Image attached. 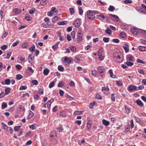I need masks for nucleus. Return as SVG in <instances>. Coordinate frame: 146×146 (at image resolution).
I'll return each mask as SVG.
<instances>
[{
    "label": "nucleus",
    "instance_id": "nucleus-10",
    "mask_svg": "<svg viewBox=\"0 0 146 146\" xmlns=\"http://www.w3.org/2000/svg\"><path fill=\"white\" fill-rule=\"evenodd\" d=\"M13 10L15 14L17 15L19 14L21 12V10L18 8H15Z\"/></svg>",
    "mask_w": 146,
    "mask_h": 146
},
{
    "label": "nucleus",
    "instance_id": "nucleus-60",
    "mask_svg": "<svg viewBox=\"0 0 146 146\" xmlns=\"http://www.w3.org/2000/svg\"><path fill=\"white\" fill-rule=\"evenodd\" d=\"M112 41L114 43H118L119 42V40L118 39H113L112 40Z\"/></svg>",
    "mask_w": 146,
    "mask_h": 146
},
{
    "label": "nucleus",
    "instance_id": "nucleus-57",
    "mask_svg": "<svg viewBox=\"0 0 146 146\" xmlns=\"http://www.w3.org/2000/svg\"><path fill=\"white\" fill-rule=\"evenodd\" d=\"M57 129L58 131L59 132H61L63 129L62 128L61 126H60L59 127H58Z\"/></svg>",
    "mask_w": 146,
    "mask_h": 146
},
{
    "label": "nucleus",
    "instance_id": "nucleus-27",
    "mask_svg": "<svg viewBox=\"0 0 146 146\" xmlns=\"http://www.w3.org/2000/svg\"><path fill=\"white\" fill-rule=\"evenodd\" d=\"M38 92L40 95L43 94L44 93L43 89L41 88H39Z\"/></svg>",
    "mask_w": 146,
    "mask_h": 146
},
{
    "label": "nucleus",
    "instance_id": "nucleus-16",
    "mask_svg": "<svg viewBox=\"0 0 146 146\" xmlns=\"http://www.w3.org/2000/svg\"><path fill=\"white\" fill-rule=\"evenodd\" d=\"M49 70L47 68H46L44 70L43 73L44 75H47L49 72Z\"/></svg>",
    "mask_w": 146,
    "mask_h": 146
},
{
    "label": "nucleus",
    "instance_id": "nucleus-5",
    "mask_svg": "<svg viewBox=\"0 0 146 146\" xmlns=\"http://www.w3.org/2000/svg\"><path fill=\"white\" fill-rule=\"evenodd\" d=\"M81 19H78L74 22L73 24L75 27H78L81 25Z\"/></svg>",
    "mask_w": 146,
    "mask_h": 146
},
{
    "label": "nucleus",
    "instance_id": "nucleus-13",
    "mask_svg": "<svg viewBox=\"0 0 146 146\" xmlns=\"http://www.w3.org/2000/svg\"><path fill=\"white\" fill-rule=\"evenodd\" d=\"M11 89L9 88H6L5 90V94L6 95L9 94L10 92Z\"/></svg>",
    "mask_w": 146,
    "mask_h": 146
},
{
    "label": "nucleus",
    "instance_id": "nucleus-24",
    "mask_svg": "<svg viewBox=\"0 0 146 146\" xmlns=\"http://www.w3.org/2000/svg\"><path fill=\"white\" fill-rule=\"evenodd\" d=\"M105 32L108 35H110L111 34V30L109 28L107 29L105 31Z\"/></svg>",
    "mask_w": 146,
    "mask_h": 146
},
{
    "label": "nucleus",
    "instance_id": "nucleus-56",
    "mask_svg": "<svg viewBox=\"0 0 146 146\" xmlns=\"http://www.w3.org/2000/svg\"><path fill=\"white\" fill-rule=\"evenodd\" d=\"M32 82L33 84L35 85H37L38 84V82L36 80H33Z\"/></svg>",
    "mask_w": 146,
    "mask_h": 146
},
{
    "label": "nucleus",
    "instance_id": "nucleus-22",
    "mask_svg": "<svg viewBox=\"0 0 146 146\" xmlns=\"http://www.w3.org/2000/svg\"><path fill=\"white\" fill-rule=\"evenodd\" d=\"M67 23L66 21H63L62 22H58V24L59 25H66Z\"/></svg>",
    "mask_w": 146,
    "mask_h": 146
},
{
    "label": "nucleus",
    "instance_id": "nucleus-34",
    "mask_svg": "<svg viewBox=\"0 0 146 146\" xmlns=\"http://www.w3.org/2000/svg\"><path fill=\"white\" fill-rule=\"evenodd\" d=\"M7 107V104L5 102L3 103L1 105L2 109H3Z\"/></svg>",
    "mask_w": 146,
    "mask_h": 146
},
{
    "label": "nucleus",
    "instance_id": "nucleus-50",
    "mask_svg": "<svg viewBox=\"0 0 146 146\" xmlns=\"http://www.w3.org/2000/svg\"><path fill=\"white\" fill-rule=\"evenodd\" d=\"M109 90V89L108 88H106L105 87H102V90L103 91H108Z\"/></svg>",
    "mask_w": 146,
    "mask_h": 146
},
{
    "label": "nucleus",
    "instance_id": "nucleus-47",
    "mask_svg": "<svg viewBox=\"0 0 146 146\" xmlns=\"http://www.w3.org/2000/svg\"><path fill=\"white\" fill-rule=\"evenodd\" d=\"M64 85V84L62 82L60 81L58 83V87H61L63 86Z\"/></svg>",
    "mask_w": 146,
    "mask_h": 146
},
{
    "label": "nucleus",
    "instance_id": "nucleus-48",
    "mask_svg": "<svg viewBox=\"0 0 146 146\" xmlns=\"http://www.w3.org/2000/svg\"><path fill=\"white\" fill-rule=\"evenodd\" d=\"M27 87L26 86H21L20 88V90H24L26 89Z\"/></svg>",
    "mask_w": 146,
    "mask_h": 146
},
{
    "label": "nucleus",
    "instance_id": "nucleus-29",
    "mask_svg": "<svg viewBox=\"0 0 146 146\" xmlns=\"http://www.w3.org/2000/svg\"><path fill=\"white\" fill-rule=\"evenodd\" d=\"M137 62L139 63H141L145 64H146V62L145 61H143L142 60H140L139 58H138L137 59Z\"/></svg>",
    "mask_w": 146,
    "mask_h": 146
},
{
    "label": "nucleus",
    "instance_id": "nucleus-20",
    "mask_svg": "<svg viewBox=\"0 0 146 146\" xmlns=\"http://www.w3.org/2000/svg\"><path fill=\"white\" fill-rule=\"evenodd\" d=\"M115 9V7L112 5H110L108 9V10L110 11H113Z\"/></svg>",
    "mask_w": 146,
    "mask_h": 146
},
{
    "label": "nucleus",
    "instance_id": "nucleus-23",
    "mask_svg": "<svg viewBox=\"0 0 146 146\" xmlns=\"http://www.w3.org/2000/svg\"><path fill=\"white\" fill-rule=\"evenodd\" d=\"M58 69L59 71L62 72L64 70L63 67L61 65H59L58 66Z\"/></svg>",
    "mask_w": 146,
    "mask_h": 146
},
{
    "label": "nucleus",
    "instance_id": "nucleus-17",
    "mask_svg": "<svg viewBox=\"0 0 146 146\" xmlns=\"http://www.w3.org/2000/svg\"><path fill=\"white\" fill-rule=\"evenodd\" d=\"M136 103L138 105L141 107H143V103L139 100H138L136 101Z\"/></svg>",
    "mask_w": 146,
    "mask_h": 146
},
{
    "label": "nucleus",
    "instance_id": "nucleus-52",
    "mask_svg": "<svg viewBox=\"0 0 146 146\" xmlns=\"http://www.w3.org/2000/svg\"><path fill=\"white\" fill-rule=\"evenodd\" d=\"M50 136L51 137H54L56 136V132L54 131H53L50 133Z\"/></svg>",
    "mask_w": 146,
    "mask_h": 146
},
{
    "label": "nucleus",
    "instance_id": "nucleus-26",
    "mask_svg": "<svg viewBox=\"0 0 146 146\" xmlns=\"http://www.w3.org/2000/svg\"><path fill=\"white\" fill-rule=\"evenodd\" d=\"M70 13L71 15H72L74 13V10L73 8H70L69 9Z\"/></svg>",
    "mask_w": 146,
    "mask_h": 146
},
{
    "label": "nucleus",
    "instance_id": "nucleus-46",
    "mask_svg": "<svg viewBox=\"0 0 146 146\" xmlns=\"http://www.w3.org/2000/svg\"><path fill=\"white\" fill-rule=\"evenodd\" d=\"M144 86L143 85L139 86L138 87H137V90H142L144 89Z\"/></svg>",
    "mask_w": 146,
    "mask_h": 146
},
{
    "label": "nucleus",
    "instance_id": "nucleus-18",
    "mask_svg": "<svg viewBox=\"0 0 146 146\" xmlns=\"http://www.w3.org/2000/svg\"><path fill=\"white\" fill-rule=\"evenodd\" d=\"M125 112L127 113H129L131 111L130 108L128 106H125Z\"/></svg>",
    "mask_w": 146,
    "mask_h": 146
},
{
    "label": "nucleus",
    "instance_id": "nucleus-58",
    "mask_svg": "<svg viewBox=\"0 0 146 146\" xmlns=\"http://www.w3.org/2000/svg\"><path fill=\"white\" fill-rule=\"evenodd\" d=\"M111 100L113 102H114L115 101V97L113 94H111Z\"/></svg>",
    "mask_w": 146,
    "mask_h": 146
},
{
    "label": "nucleus",
    "instance_id": "nucleus-28",
    "mask_svg": "<svg viewBox=\"0 0 146 146\" xmlns=\"http://www.w3.org/2000/svg\"><path fill=\"white\" fill-rule=\"evenodd\" d=\"M82 114V113L81 111H75L74 113V115H80Z\"/></svg>",
    "mask_w": 146,
    "mask_h": 146
},
{
    "label": "nucleus",
    "instance_id": "nucleus-42",
    "mask_svg": "<svg viewBox=\"0 0 146 146\" xmlns=\"http://www.w3.org/2000/svg\"><path fill=\"white\" fill-rule=\"evenodd\" d=\"M25 19L28 21H30L31 20V18L30 16H26Z\"/></svg>",
    "mask_w": 146,
    "mask_h": 146
},
{
    "label": "nucleus",
    "instance_id": "nucleus-51",
    "mask_svg": "<svg viewBox=\"0 0 146 146\" xmlns=\"http://www.w3.org/2000/svg\"><path fill=\"white\" fill-rule=\"evenodd\" d=\"M35 49V46H33L29 48V50L31 52H33Z\"/></svg>",
    "mask_w": 146,
    "mask_h": 146
},
{
    "label": "nucleus",
    "instance_id": "nucleus-4",
    "mask_svg": "<svg viewBox=\"0 0 146 146\" xmlns=\"http://www.w3.org/2000/svg\"><path fill=\"white\" fill-rule=\"evenodd\" d=\"M110 17L112 20L114 21L118 22L119 21V18L117 15L111 14L110 15Z\"/></svg>",
    "mask_w": 146,
    "mask_h": 146
},
{
    "label": "nucleus",
    "instance_id": "nucleus-59",
    "mask_svg": "<svg viewBox=\"0 0 146 146\" xmlns=\"http://www.w3.org/2000/svg\"><path fill=\"white\" fill-rule=\"evenodd\" d=\"M103 40L105 42H109V38H108L104 37L103 38Z\"/></svg>",
    "mask_w": 146,
    "mask_h": 146
},
{
    "label": "nucleus",
    "instance_id": "nucleus-53",
    "mask_svg": "<svg viewBox=\"0 0 146 146\" xmlns=\"http://www.w3.org/2000/svg\"><path fill=\"white\" fill-rule=\"evenodd\" d=\"M70 49L71 50L73 51H75L76 50L75 46H70Z\"/></svg>",
    "mask_w": 146,
    "mask_h": 146
},
{
    "label": "nucleus",
    "instance_id": "nucleus-39",
    "mask_svg": "<svg viewBox=\"0 0 146 146\" xmlns=\"http://www.w3.org/2000/svg\"><path fill=\"white\" fill-rule=\"evenodd\" d=\"M54 81H52L50 83L49 85V87L50 88H51L54 86Z\"/></svg>",
    "mask_w": 146,
    "mask_h": 146
},
{
    "label": "nucleus",
    "instance_id": "nucleus-36",
    "mask_svg": "<svg viewBox=\"0 0 146 146\" xmlns=\"http://www.w3.org/2000/svg\"><path fill=\"white\" fill-rule=\"evenodd\" d=\"M15 68L17 69L18 70H20L22 69V66L19 64H17L15 66Z\"/></svg>",
    "mask_w": 146,
    "mask_h": 146
},
{
    "label": "nucleus",
    "instance_id": "nucleus-31",
    "mask_svg": "<svg viewBox=\"0 0 146 146\" xmlns=\"http://www.w3.org/2000/svg\"><path fill=\"white\" fill-rule=\"evenodd\" d=\"M92 74L93 76H97V71L96 70H92Z\"/></svg>",
    "mask_w": 146,
    "mask_h": 146
},
{
    "label": "nucleus",
    "instance_id": "nucleus-45",
    "mask_svg": "<svg viewBox=\"0 0 146 146\" xmlns=\"http://www.w3.org/2000/svg\"><path fill=\"white\" fill-rule=\"evenodd\" d=\"M5 83L6 85H9L10 83V80L9 79H6L5 80Z\"/></svg>",
    "mask_w": 146,
    "mask_h": 146
},
{
    "label": "nucleus",
    "instance_id": "nucleus-61",
    "mask_svg": "<svg viewBox=\"0 0 146 146\" xmlns=\"http://www.w3.org/2000/svg\"><path fill=\"white\" fill-rule=\"evenodd\" d=\"M12 52H9L7 54V56L6 58V59H9L11 54Z\"/></svg>",
    "mask_w": 146,
    "mask_h": 146
},
{
    "label": "nucleus",
    "instance_id": "nucleus-14",
    "mask_svg": "<svg viewBox=\"0 0 146 146\" xmlns=\"http://www.w3.org/2000/svg\"><path fill=\"white\" fill-rule=\"evenodd\" d=\"M108 72L110 74V77L111 78H116V76L113 75V71L111 70H110Z\"/></svg>",
    "mask_w": 146,
    "mask_h": 146
},
{
    "label": "nucleus",
    "instance_id": "nucleus-2",
    "mask_svg": "<svg viewBox=\"0 0 146 146\" xmlns=\"http://www.w3.org/2000/svg\"><path fill=\"white\" fill-rule=\"evenodd\" d=\"M86 13L87 16L89 19L93 20L94 19L95 13L94 12L89 10Z\"/></svg>",
    "mask_w": 146,
    "mask_h": 146
},
{
    "label": "nucleus",
    "instance_id": "nucleus-21",
    "mask_svg": "<svg viewBox=\"0 0 146 146\" xmlns=\"http://www.w3.org/2000/svg\"><path fill=\"white\" fill-rule=\"evenodd\" d=\"M78 9L79 10V14L80 15H82L83 12V9H82V8L80 7H78Z\"/></svg>",
    "mask_w": 146,
    "mask_h": 146
},
{
    "label": "nucleus",
    "instance_id": "nucleus-32",
    "mask_svg": "<svg viewBox=\"0 0 146 146\" xmlns=\"http://www.w3.org/2000/svg\"><path fill=\"white\" fill-rule=\"evenodd\" d=\"M102 96L99 93L97 94L96 95V98L99 100L102 99Z\"/></svg>",
    "mask_w": 146,
    "mask_h": 146
},
{
    "label": "nucleus",
    "instance_id": "nucleus-9",
    "mask_svg": "<svg viewBox=\"0 0 146 146\" xmlns=\"http://www.w3.org/2000/svg\"><path fill=\"white\" fill-rule=\"evenodd\" d=\"M131 33L133 34L136 35L138 34V32L137 28H133L131 29Z\"/></svg>",
    "mask_w": 146,
    "mask_h": 146
},
{
    "label": "nucleus",
    "instance_id": "nucleus-49",
    "mask_svg": "<svg viewBox=\"0 0 146 146\" xmlns=\"http://www.w3.org/2000/svg\"><path fill=\"white\" fill-rule=\"evenodd\" d=\"M123 47L126 52H128L129 50L128 46H123Z\"/></svg>",
    "mask_w": 146,
    "mask_h": 146
},
{
    "label": "nucleus",
    "instance_id": "nucleus-33",
    "mask_svg": "<svg viewBox=\"0 0 146 146\" xmlns=\"http://www.w3.org/2000/svg\"><path fill=\"white\" fill-rule=\"evenodd\" d=\"M59 19L58 17L57 16H55L54 17H53L52 19V21L53 22H56L57 20H58Z\"/></svg>",
    "mask_w": 146,
    "mask_h": 146
},
{
    "label": "nucleus",
    "instance_id": "nucleus-38",
    "mask_svg": "<svg viewBox=\"0 0 146 146\" xmlns=\"http://www.w3.org/2000/svg\"><path fill=\"white\" fill-rule=\"evenodd\" d=\"M50 11L53 12V13H56L58 12V10H56V8L55 7H52Z\"/></svg>",
    "mask_w": 146,
    "mask_h": 146
},
{
    "label": "nucleus",
    "instance_id": "nucleus-15",
    "mask_svg": "<svg viewBox=\"0 0 146 146\" xmlns=\"http://www.w3.org/2000/svg\"><path fill=\"white\" fill-rule=\"evenodd\" d=\"M138 49L141 51H146V47L145 46H139Z\"/></svg>",
    "mask_w": 146,
    "mask_h": 146
},
{
    "label": "nucleus",
    "instance_id": "nucleus-40",
    "mask_svg": "<svg viewBox=\"0 0 146 146\" xmlns=\"http://www.w3.org/2000/svg\"><path fill=\"white\" fill-rule=\"evenodd\" d=\"M138 72L141 74H142L143 75L145 74V73L144 70L142 69H139L138 70Z\"/></svg>",
    "mask_w": 146,
    "mask_h": 146
},
{
    "label": "nucleus",
    "instance_id": "nucleus-43",
    "mask_svg": "<svg viewBox=\"0 0 146 146\" xmlns=\"http://www.w3.org/2000/svg\"><path fill=\"white\" fill-rule=\"evenodd\" d=\"M116 83L117 85L119 86H121L122 85V83L121 81H116Z\"/></svg>",
    "mask_w": 146,
    "mask_h": 146
},
{
    "label": "nucleus",
    "instance_id": "nucleus-6",
    "mask_svg": "<svg viewBox=\"0 0 146 146\" xmlns=\"http://www.w3.org/2000/svg\"><path fill=\"white\" fill-rule=\"evenodd\" d=\"M64 62L66 63H67L68 64H70L73 61L72 59L70 58H68L67 57L65 56L64 60Z\"/></svg>",
    "mask_w": 146,
    "mask_h": 146
},
{
    "label": "nucleus",
    "instance_id": "nucleus-8",
    "mask_svg": "<svg viewBox=\"0 0 146 146\" xmlns=\"http://www.w3.org/2000/svg\"><path fill=\"white\" fill-rule=\"evenodd\" d=\"M127 60L128 61L133 62L134 60V57L131 55H128L126 57Z\"/></svg>",
    "mask_w": 146,
    "mask_h": 146
},
{
    "label": "nucleus",
    "instance_id": "nucleus-64",
    "mask_svg": "<svg viewBox=\"0 0 146 146\" xmlns=\"http://www.w3.org/2000/svg\"><path fill=\"white\" fill-rule=\"evenodd\" d=\"M35 11V9H30L29 11V13L30 14H33L34 13Z\"/></svg>",
    "mask_w": 146,
    "mask_h": 146
},
{
    "label": "nucleus",
    "instance_id": "nucleus-44",
    "mask_svg": "<svg viewBox=\"0 0 146 146\" xmlns=\"http://www.w3.org/2000/svg\"><path fill=\"white\" fill-rule=\"evenodd\" d=\"M125 64L128 66H131L133 65V62H127Z\"/></svg>",
    "mask_w": 146,
    "mask_h": 146
},
{
    "label": "nucleus",
    "instance_id": "nucleus-1",
    "mask_svg": "<svg viewBox=\"0 0 146 146\" xmlns=\"http://www.w3.org/2000/svg\"><path fill=\"white\" fill-rule=\"evenodd\" d=\"M113 57L114 60L117 62H121L123 60V58L121 54L119 53L115 52L113 55Z\"/></svg>",
    "mask_w": 146,
    "mask_h": 146
},
{
    "label": "nucleus",
    "instance_id": "nucleus-37",
    "mask_svg": "<svg viewBox=\"0 0 146 146\" xmlns=\"http://www.w3.org/2000/svg\"><path fill=\"white\" fill-rule=\"evenodd\" d=\"M23 78L22 76L20 74H17L16 76V78L17 80H20Z\"/></svg>",
    "mask_w": 146,
    "mask_h": 146
},
{
    "label": "nucleus",
    "instance_id": "nucleus-35",
    "mask_svg": "<svg viewBox=\"0 0 146 146\" xmlns=\"http://www.w3.org/2000/svg\"><path fill=\"white\" fill-rule=\"evenodd\" d=\"M96 104V102H94L93 103H90V104L89 107L90 108H92Z\"/></svg>",
    "mask_w": 146,
    "mask_h": 146
},
{
    "label": "nucleus",
    "instance_id": "nucleus-30",
    "mask_svg": "<svg viewBox=\"0 0 146 146\" xmlns=\"http://www.w3.org/2000/svg\"><path fill=\"white\" fill-rule=\"evenodd\" d=\"M141 33L143 36V37L146 38V31L144 30L141 31Z\"/></svg>",
    "mask_w": 146,
    "mask_h": 146
},
{
    "label": "nucleus",
    "instance_id": "nucleus-12",
    "mask_svg": "<svg viewBox=\"0 0 146 146\" xmlns=\"http://www.w3.org/2000/svg\"><path fill=\"white\" fill-rule=\"evenodd\" d=\"M103 124L106 126H107L110 124L109 121L106 120L105 119H103L102 121Z\"/></svg>",
    "mask_w": 146,
    "mask_h": 146
},
{
    "label": "nucleus",
    "instance_id": "nucleus-63",
    "mask_svg": "<svg viewBox=\"0 0 146 146\" xmlns=\"http://www.w3.org/2000/svg\"><path fill=\"white\" fill-rule=\"evenodd\" d=\"M69 85L71 86H74L75 85V83L73 81H71L69 83Z\"/></svg>",
    "mask_w": 146,
    "mask_h": 146
},
{
    "label": "nucleus",
    "instance_id": "nucleus-19",
    "mask_svg": "<svg viewBox=\"0 0 146 146\" xmlns=\"http://www.w3.org/2000/svg\"><path fill=\"white\" fill-rule=\"evenodd\" d=\"M75 31H73L72 32L71 35H70L71 37H72V38L73 40H74L76 38L75 36Z\"/></svg>",
    "mask_w": 146,
    "mask_h": 146
},
{
    "label": "nucleus",
    "instance_id": "nucleus-54",
    "mask_svg": "<svg viewBox=\"0 0 146 146\" xmlns=\"http://www.w3.org/2000/svg\"><path fill=\"white\" fill-rule=\"evenodd\" d=\"M21 127V126H15L14 128V130L16 131H17L19 129V128Z\"/></svg>",
    "mask_w": 146,
    "mask_h": 146
},
{
    "label": "nucleus",
    "instance_id": "nucleus-11",
    "mask_svg": "<svg viewBox=\"0 0 146 146\" xmlns=\"http://www.w3.org/2000/svg\"><path fill=\"white\" fill-rule=\"evenodd\" d=\"M83 34L82 35H78L77 37V40L78 41H81L83 39L82 36Z\"/></svg>",
    "mask_w": 146,
    "mask_h": 146
},
{
    "label": "nucleus",
    "instance_id": "nucleus-3",
    "mask_svg": "<svg viewBox=\"0 0 146 146\" xmlns=\"http://www.w3.org/2000/svg\"><path fill=\"white\" fill-rule=\"evenodd\" d=\"M98 72L102 77L104 76L106 74V70L103 66H100L98 68Z\"/></svg>",
    "mask_w": 146,
    "mask_h": 146
},
{
    "label": "nucleus",
    "instance_id": "nucleus-25",
    "mask_svg": "<svg viewBox=\"0 0 146 146\" xmlns=\"http://www.w3.org/2000/svg\"><path fill=\"white\" fill-rule=\"evenodd\" d=\"M60 116L61 117H66V115L64 111H61L60 113Z\"/></svg>",
    "mask_w": 146,
    "mask_h": 146
},
{
    "label": "nucleus",
    "instance_id": "nucleus-7",
    "mask_svg": "<svg viewBox=\"0 0 146 146\" xmlns=\"http://www.w3.org/2000/svg\"><path fill=\"white\" fill-rule=\"evenodd\" d=\"M137 87L133 85H131L129 86L127 88V90L129 91H132L133 90H137Z\"/></svg>",
    "mask_w": 146,
    "mask_h": 146
},
{
    "label": "nucleus",
    "instance_id": "nucleus-62",
    "mask_svg": "<svg viewBox=\"0 0 146 146\" xmlns=\"http://www.w3.org/2000/svg\"><path fill=\"white\" fill-rule=\"evenodd\" d=\"M1 124L3 127V129H6L8 127L7 125L4 123H2Z\"/></svg>",
    "mask_w": 146,
    "mask_h": 146
},
{
    "label": "nucleus",
    "instance_id": "nucleus-55",
    "mask_svg": "<svg viewBox=\"0 0 146 146\" xmlns=\"http://www.w3.org/2000/svg\"><path fill=\"white\" fill-rule=\"evenodd\" d=\"M131 127V129L133 128L134 127V124L133 119H132L130 121Z\"/></svg>",
    "mask_w": 146,
    "mask_h": 146
},
{
    "label": "nucleus",
    "instance_id": "nucleus-41",
    "mask_svg": "<svg viewBox=\"0 0 146 146\" xmlns=\"http://www.w3.org/2000/svg\"><path fill=\"white\" fill-rule=\"evenodd\" d=\"M120 36L122 38H124L126 36V34L124 32H122L120 34Z\"/></svg>",
    "mask_w": 146,
    "mask_h": 146
}]
</instances>
